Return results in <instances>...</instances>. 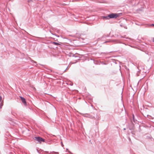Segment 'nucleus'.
Masks as SVG:
<instances>
[{"label":"nucleus","mask_w":154,"mask_h":154,"mask_svg":"<svg viewBox=\"0 0 154 154\" xmlns=\"http://www.w3.org/2000/svg\"><path fill=\"white\" fill-rule=\"evenodd\" d=\"M133 118H134V115H133Z\"/></svg>","instance_id":"ddd939ff"},{"label":"nucleus","mask_w":154,"mask_h":154,"mask_svg":"<svg viewBox=\"0 0 154 154\" xmlns=\"http://www.w3.org/2000/svg\"><path fill=\"white\" fill-rule=\"evenodd\" d=\"M109 19L116 18L119 17V15L117 14L112 13L108 15Z\"/></svg>","instance_id":"f257e3e1"},{"label":"nucleus","mask_w":154,"mask_h":154,"mask_svg":"<svg viewBox=\"0 0 154 154\" xmlns=\"http://www.w3.org/2000/svg\"><path fill=\"white\" fill-rule=\"evenodd\" d=\"M31 0H28V2H30Z\"/></svg>","instance_id":"9b49d317"},{"label":"nucleus","mask_w":154,"mask_h":154,"mask_svg":"<svg viewBox=\"0 0 154 154\" xmlns=\"http://www.w3.org/2000/svg\"><path fill=\"white\" fill-rule=\"evenodd\" d=\"M20 97L21 98V100L22 102L24 103V105H26V103L25 99L21 96H20Z\"/></svg>","instance_id":"7ed1b4c3"},{"label":"nucleus","mask_w":154,"mask_h":154,"mask_svg":"<svg viewBox=\"0 0 154 154\" xmlns=\"http://www.w3.org/2000/svg\"><path fill=\"white\" fill-rule=\"evenodd\" d=\"M32 63H36V62L34 60H32Z\"/></svg>","instance_id":"0eeeda50"},{"label":"nucleus","mask_w":154,"mask_h":154,"mask_svg":"<svg viewBox=\"0 0 154 154\" xmlns=\"http://www.w3.org/2000/svg\"><path fill=\"white\" fill-rule=\"evenodd\" d=\"M129 138V140L130 141V140H131V139H130V138Z\"/></svg>","instance_id":"f8f14e48"},{"label":"nucleus","mask_w":154,"mask_h":154,"mask_svg":"<svg viewBox=\"0 0 154 154\" xmlns=\"http://www.w3.org/2000/svg\"><path fill=\"white\" fill-rule=\"evenodd\" d=\"M34 139L40 143H41L42 142L45 141L44 139L40 137H35Z\"/></svg>","instance_id":"f03ea898"},{"label":"nucleus","mask_w":154,"mask_h":154,"mask_svg":"<svg viewBox=\"0 0 154 154\" xmlns=\"http://www.w3.org/2000/svg\"><path fill=\"white\" fill-rule=\"evenodd\" d=\"M152 41L154 42V38H153Z\"/></svg>","instance_id":"1a4fd4ad"},{"label":"nucleus","mask_w":154,"mask_h":154,"mask_svg":"<svg viewBox=\"0 0 154 154\" xmlns=\"http://www.w3.org/2000/svg\"><path fill=\"white\" fill-rule=\"evenodd\" d=\"M1 100H2V97L1 96H0V101H1Z\"/></svg>","instance_id":"6e6552de"},{"label":"nucleus","mask_w":154,"mask_h":154,"mask_svg":"<svg viewBox=\"0 0 154 154\" xmlns=\"http://www.w3.org/2000/svg\"><path fill=\"white\" fill-rule=\"evenodd\" d=\"M151 26H154V24H152L151 25Z\"/></svg>","instance_id":"9d476101"},{"label":"nucleus","mask_w":154,"mask_h":154,"mask_svg":"<svg viewBox=\"0 0 154 154\" xmlns=\"http://www.w3.org/2000/svg\"><path fill=\"white\" fill-rule=\"evenodd\" d=\"M85 116L91 119H93L94 118V116L91 115H90L88 114H86Z\"/></svg>","instance_id":"39448f33"},{"label":"nucleus","mask_w":154,"mask_h":154,"mask_svg":"<svg viewBox=\"0 0 154 154\" xmlns=\"http://www.w3.org/2000/svg\"><path fill=\"white\" fill-rule=\"evenodd\" d=\"M102 18L103 20H109V19L108 15L107 16H103L102 17Z\"/></svg>","instance_id":"20e7f679"},{"label":"nucleus","mask_w":154,"mask_h":154,"mask_svg":"<svg viewBox=\"0 0 154 154\" xmlns=\"http://www.w3.org/2000/svg\"><path fill=\"white\" fill-rule=\"evenodd\" d=\"M52 44H54V45H59L60 44H59V43H57V42H52Z\"/></svg>","instance_id":"423d86ee"}]
</instances>
